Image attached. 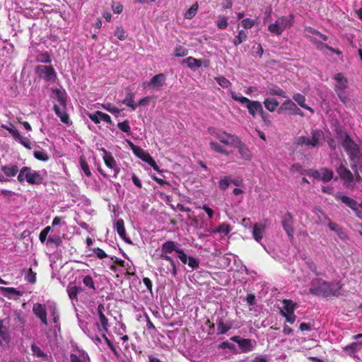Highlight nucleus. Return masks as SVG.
<instances>
[{
	"label": "nucleus",
	"mask_w": 362,
	"mask_h": 362,
	"mask_svg": "<svg viewBox=\"0 0 362 362\" xmlns=\"http://www.w3.org/2000/svg\"><path fill=\"white\" fill-rule=\"evenodd\" d=\"M221 144L233 146L235 142L238 140V136L228 133L224 130H217L211 133Z\"/></svg>",
	"instance_id": "obj_9"
},
{
	"label": "nucleus",
	"mask_w": 362,
	"mask_h": 362,
	"mask_svg": "<svg viewBox=\"0 0 362 362\" xmlns=\"http://www.w3.org/2000/svg\"><path fill=\"white\" fill-rule=\"evenodd\" d=\"M296 108V105L291 100H285L281 106V110L293 111Z\"/></svg>",
	"instance_id": "obj_59"
},
{
	"label": "nucleus",
	"mask_w": 362,
	"mask_h": 362,
	"mask_svg": "<svg viewBox=\"0 0 362 362\" xmlns=\"http://www.w3.org/2000/svg\"><path fill=\"white\" fill-rule=\"evenodd\" d=\"M341 286L339 282L320 281L317 279L311 282L310 293L323 298L339 297Z\"/></svg>",
	"instance_id": "obj_1"
},
{
	"label": "nucleus",
	"mask_w": 362,
	"mask_h": 362,
	"mask_svg": "<svg viewBox=\"0 0 362 362\" xmlns=\"http://www.w3.org/2000/svg\"><path fill=\"white\" fill-rule=\"evenodd\" d=\"M268 30L271 33L275 34L276 35H280L284 32L283 28L280 26L277 20L275 21V23L269 25Z\"/></svg>",
	"instance_id": "obj_37"
},
{
	"label": "nucleus",
	"mask_w": 362,
	"mask_h": 362,
	"mask_svg": "<svg viewBox=\"0 0 362 362\" xmlns=\"http://www.w3.org/2000/svg\"><path fill=\"white\" fill-rule=\"evenodd\" d=\"M122 103L128 107H130L133 110H135L137 105L134 103V94L129 91L125 98L122 100Z\"/></svg>",
	"instance_id": "obj_33"
},
{
	"label": "nucleus",
	"mask_w": 362,
	"mask_h": 362,
	"mask_svg": "<svg viewBox=\"0 0 362 362\" xmlns=\"http://www.w3.org/2000/svg\"><path fill=\"white\" fill-rule=\"evenodd\" d=\"M116 230L120 238L127 243H130V240L126 235V229L123 219H119L116 222Z\"/></svg>",
	"instance_id": "obj_22"
},
{
	"label": "nucleus",
	"mask_w": 362,
	"mask_h": 362,
	"mask_svg": "<svg viewBox=\"0 0 362 362\" xmlns=\"http://www.w3.org/2000/svg\"><path fill=\"white\" fill-rule=\"evenodd\" d=\"M105 311V306L103 304H99L97 308V312L100 320V323L101 328L100 327V325H98V329L100 331H104L107 332L108 331V319L106 317V316L104 314Z\"/></svg>",
	"instance_id": "obj_16"
},
{
	"label": "nucleus",
	"mask_w": 362,
	"mask_h": 362,
	"mask_svg": "<svg viewBox=\"0 0 362 362\" xmlns=\"http://www.w3.org/2000/svg\"><path fill=\"white\" fill-rule=\"evenodd\" d=\"M269 94L272 95L280 96L281 98H286L285 91L277 86L269 88Z\"/></svg>",
	"instance_id": "obj_53"
},
{
	"label": "nucleus",
	"mask_w": 362,
	"mask_h": 362,
	"mask_svg": "<svg viewBox=\"0 0 362 362\" xmlns=\"http://www.w3.org/2000/svg\"><path fill=\"white\" fill-rule=\"evenodd\" d=\"M33 314L40 319L41 323L44 325H48L47 317V310L46 305L42 303H35L33 306Z\"/></svg>",
	"instance_id": "obj_15"
},
{
	"label": "nucleus",
	"mask_w": 362,
	"mask_h": 362,
	"mask_svg": "<svg viewBox=\"0 0 362 362\" xmlns=\"http://www.w3.org/2000/svg\"><path fill=\"white\" fill-rule=\"evenodd\" d=\"M1 170L7 177H14L20 171L17 165H2Z\"/></svg>",
	"instance_id": "obj_23"
},
{
	"label": "nucleus",
	"mask_w": 362,
	"mask_h": 362,
	"mask_svg": "<svg viewBox=\"0 0 362 362\" xmlns=\"http://www.w3.org/2000/svg\"><path fill=\"white\" fill-rule=\"evenodd\" d=\"M31 350H32L33 354L36 357L45 358H46L47 357V354H45L41 350V349L35 344L31 345Z\"/></svg>",
	"instance_id": "obj_51"
},
{
	"label": "nucleus",
	"mask_w": 362,
	"mask_h": 362,
	"mask_svg": "<svg viewBox=\"0 0 362 362\" xmlns=\"http://www.w3.org/2000/svg\"><path fill=\"white\" fill-rule=\"evenodd\" d=\"M265 108L269 112H274L279 106V103L276 98H266L264 101Z\"/></svg>",
	"instance_id": "obj_34"
},
{
	"label": "nucleus",
	"mask_w": 362,
	"mask_h": 362,
	"mask_svg": "<svg viewBox=\"0 0 362 362\" xmlns=\"http://www.w3.org/2000/svg\"><path fill=\"white\" fill-rule=\"evenodd\" d=\"M293 99L303 108L313 112V110L305 104V97L300 93H295Z\"/></svg>",
	"instance_id": "obj_31"
},
{
	"label": "nucleus",
	"mask_w": 362,
	"mask_h": 362,
	"mask_svg": "<svg viewBox=\"0 0 362 362\" xmlns=\"http://www.w3.org/2000/svg\"><path fill=\"white\" fill-rule=\"evenodd\" d=\"M325 140V134L320 129H313L311 131V138L305 136H300L296 138L295 144L298 146H308L312 147H319Z\"/></svg>",
	"instance_id": "obj_4"
},
{
	"label": "nucleus",
	"mask_w": 362,
	"mask_h": 362,
	"mask_svg": "<svg viewBox=\"0 0 362 362\" xmlns=\"http://www.w3.org/2000/svg\"><path fill=\"white\" fill-rule=\"evenodd\" d=\"M17 180L21 183L26 181L32 185H40L43 182V177L40 173L32 170L30 167L28 166H24L20 170Z\"/></svg>",
	"instance_id": "obj_2"
},
{
	"label": "nucleus",
	"mask_w": 362,
	"mask_h": 362,
	"mask_svg": "<svg viewBox=\"0 0 362 362\" xmlns=\"http://www.w3.org/2000/svg\"><path fill=\"white\" fill-rule=\"evenodd\" d=\"M79 163L82 170L87 177L91 176V172L90 170L88 163L86 162L83 156H81L79 158Z\"/></svg>",
	"instance_id": "obj_44"
},
{
	"label": "nucleus",
	"mask_w": 362,
	"mask_h": 362,
	"mask_svg": "<svg viewBox=\"0 0 362 362\" xmlns=\"http://www.w3.org/2000/svg\"><path fill=\"white\" fill-rule=\"evenodd\" d=\"M117 127L122 131L123 132L127 133L130 134L131 133V127L129 125V122L128 120H124V122H119L117 124Z\"/></svg>",
	"instance_id": "obj_55"
},
{
	"label": "nucleus",
	"mask_w": 362,
	"mask_h": 362,
	"mask_svg": "<svg viewBox=\"0 0 362 362\" xmlns=\"http://www.w3.org/2000/svg\"><path fill=\"white\" fill-rule=\"evenodd\" d=\"M114 35L119 40H124L126 39V32L121 25L116 28V30L114 32Z\"/></svg>",
	"instance_id": "obj_54"
},
{
	"label": "nucleus",
	"mask_w": 362,
	"mask_h": 362,
	"mask_svg": "<svg viewBox=\"0 0 362 362\" xmlns=\"http://www.w3.org/2000/svg\"><path fill=\"white\" fill-rule=\"evenodd\" d=\"M166 76L164 74H158L153 76L149 85L155 88H160L165 84Z\"/></svg>",
	"instance_id": "obj_24"
},
{
	"label": "nucleus",
	"mask_w": 362,
	"mask_h": 362,
	"mask_svg": "<svg viewBox=\"0 0 362 362\" xmlns=\"http://www.w3.org/2000/svg\"><path fill=\"white\" fill-rule=\"evenodd\" d=\"M215 80L218 83V85L223 88H228L231 85V83L229 81V80L223 76L216 77L215 78Z\"/></svg>",
	"instance_id": "obj_58"
},
{
	"label": "nucleus",
	"mask_w": 362,
	"mask_h": 362,
	"mask_svg": "<svg viewBox=\"0 0 362 362\" xmlns=\"http://www.w3.org/2000/svg\"><path fill=\"white\" fill-rule=\"evenodd\" d=\"M159 257L163 260L168 262L171 264V267L173 269V277H175L177 274L176 264L175 261L171 258L170 256H169V254L160 252Z\"/></svg>",
	"instance_id": "obj_35"
},
{
	"label": "nucleus",
	"mask_w": 362,
	"mask_h": 362,
	"mask_svg": "<svg viewBox=\"0 0 362 362\" xmlns=\"http://www.w3.org/2000/svg\"><path fill=\"white\" fill-rule=\"evenodd\" d=\"M62 243V240L59 235L49 236L47 238V244H54L56 247H59Z\"/></svg>",
	"instance_id": "obj_57"
},
{
	"label": "nucleus",
	"mask_w": 362,
	"mask_h": 362,
	"mask_svg": "<svg viewBox=\"0 0 362 362\" xmlns=\"http://www.w3.org/2000/svg\"><path fill=\"white\" fill-rule=\"evenodd\" d=\"M115 262L119 266L125 268L127 270L126 274L127 275L134 276L135 274V269L132 268L131 266L129 265V264H126L124 260L116 258Z\"/></svg>",
	"instance_id": "obj_36"
},
{
	"label": "nucleus",
	"mask_w": 362,
	"mask_h": 362,
	"mask_svg": "<svg viewBox=\"0 0 362 362\" xmlns=\"http://www.w3.org/2000/svg\"><path fill=\"white\" fill-rule=\"evenodd\" d=\"M0 291L5 297L8 298H10V295L23 296L22 291H18L13 287H0Z\"/></svg>",
	"instance_id": "obj_32"
},
{
	"label": "nucleus",
	"mask_w": 362,
	"mask_h": 362,
	"mask_svg": "<svg viewBox=\"0 0 362 362\" xmlns=\"http://www.w3.org/2000/svg\"><path fill=\"white\" fill-rule=\"evenodd\" d=\"M83 284L88 287L89 289L92 290L93 292L95 291L96 288L95 285V282L93 279L90 275H86L83 279Z\"/></svg>",
	"instance_id": "obj_43"
},
{
	"label": "nucleus",
	"mask_w": 362,
	"mask_h": 362,
	"mask_svg": "<svg viewBox=\"0 0 362 362\" xmlns=\"http://www.w3.org/2000/svg\"><path fill=\"white\" fill-rule=\"evenodd\" d=\"M339 178L344 181V185L347 189H353L355 187L354 175L353 173L343 163L336 169Z\"/></svg>",
	"instance_id": "obj_7"
},
{
	"label": "nucleus",
	"mask_w": 362,
	"mask_h": 362,
	"mask_svg": "<svg viewBox=\"0 0 362 362\" xmlns=\"http://www.w3.org/2000/svg\"><path fill=\"white\" fill-rule=\"evenodd\" d=\"M38 76L46 81L54 82L57 78V73L52 66L38 65L35 68Z\"/></svg>",
	"instance_id": "obj_8"
},
{
	"label": "nucleus",
	"mask_w": 362,
	"mask_h": 362,
	"mask_svg": "<svg viewBox=\"0 0 362 362\" xmlns=\"http://www.w3.org/2000/svg\"><path fill=\"white\" fill-rule=\"evenodd\" d=\"M187 63V66L189 68H199L202 66V60L197 59L192 57H189L186 59L184 60Z\"/></svg>",
	"instance_id": "obj_40"
},
{
	"label": "nucleus",
	"mask_w": 362,
	"mask_h": 362,
	"mask_svg": "<svg viewBox=\"0 0 362 362\" xmlns=\"http://www.w3.org/2000/svg\"><path fill=\"white\" fill-rule=\"evenodd\" d=\"M25 280L30 284L36 282V273L33 271L31 268L28 269V274L25 276Z\"/></svg>",
	"instance_id": "obj_61"
},
{
	"label": "nucleus",
	"mask_w": 362,
	"mask_h": 362,
	"mask_svg": "<svg viewBox=\"0 0 362 362\" xmlns=\"http://www.w3.org/2000/svg\"><path fill=\"white\" fill-rule=\"evenodd\" d=\"M34 157L41 161H47L49 158L47 152L44 150L41 151H35L33 153Z\"/></svg>",
	"instance_id": "obj_46"
},
{
	"label": "nucleus",
	"mask_w": 362,
	"mask_h": 362,
	"mask_svg": "<svg viewBox=\"0 0 362 362\" xmlns=\"http://www.w3.org/2000/svg\"><path fill=\"white\" fill-rule=\"evenodd\" d=\"M131 147L134 153L143 161L148 163L152 158V156L140 146L131 143Z\"/></svg>",
	"instance_id": "obj_17"
},
{
	"label": "nucleus",
	"mask_w": 362,
	"mask_h": 362,
	"mask_svg": "<svg viewBox=\"0 0 362 362\" xmlns=\"http://www.w3.org/2000/svg\"><path fill=\"white\" fill-rule=\"evenodd\" d=\"M230 340L236 342L243 353H247L252 351L256 345V341L251 339H244L239 336L230 337Z\"/></svg>",
	"instance_id": "obj_10"
},
{
	"label": "nucleus",
	"mask_w": 362,
	"mask_h": 362,
	"mask_svg": "<svg viewBox=\"0 0 362 362\" xmlns=\"http://www.w3.org/2000/svg\"><path fill=\"white\" fill-rule=\"evenodd\" d=\"M335 197L337 199H340L344 204L354 211L358 218H362L361 211H359V209H361L360 204H358L355 199L339 193H338Z\"/></svg>",
	"instance_id": "obj_14"
},
{
	"label": "nucleus",
	"mask_w": 362,
	"mask_h": 362,
	"mask_svg": "<svg viewBox=\"0 0 362 362\" xmlns=\"http://www.w3.org/2000/svg\"><path fill=\"white\" fill-rule=\"evenodd\" d=\"M362 349V342H352L346 346V349H351L354 352L358 351Z\"/></svg>",
	"instance_id": "obj_63"
},
{
	"label": "nucleus",
	"mask_w": 362,
	"mask_h": 362,
	"mask_svg": "<svg viewBox=\"0 0 362 362\" xmlns=\"http://www.w3.org/2000/svg\"><path fill=\"white\" fill-rule=\"evenodd\" d=\"M198 9L197 3L193 4L185 13L186 19H192L197 13Z\"/></svg>",
	"instance_id": "obj_52"
},
{
	"label": "nucleus",
	"mask_w": 362,
	"mask_h": 362,
	"mask_svg": "<svg viewBox=\"0 0 362 362\" xmlns=\"http://www.w3.org/2000/svg\"><path fill=\"white\" fill-rule=\"evenodd\" d=\"M216 325L217 326V334L222 335L232 329L233 323L228 317V313L221 310L216 314Z\"/></svg>",
	"instance_id": "obj_5"
},
{
	"label": "nucleus",
	"mask_w": 362,
	"mask_h": 362,
	"mask_svg": "<svg viewBox=\"0 0 362 362\" xmlns=\"http://www.w3.org/2000/svg\"><path fill=\"white\" fill-rule=\"evenodd\" d=\"M15 325L21 329H23L25 325V319L21 313H16L14 317Z\"/></svg>",
	"instance_id": "obj_45"
},
{
	"label": "nucleus",
	"mask_w": 362,
	"mask_h": 362,
	"mask_svg": "<svg viewBox=\"0 0 362 362\" xmlns=\"http://www.w3.org/2000/svg\"><path fill=\"white\" fill-rule=\"evenodd\" d=\"M341 139V144L346 152L350 160H354L356 156L361 153L359 146L347 133H344Z\"/></svg>",
	"instance_id": "obj_6"
},
{
	"label": "nucleus",
	"mask_w": 362,
	"mask_h": 362,
	"mask_svg": "<svg viewBox=\"0 0 362 362\" xmlns=\"http://www.w3.org/2000/svg\"><path fill=\"white\" fill-rule=\"evenodd\" d=\"M7 131L11 134L15 140H18L21 136L18 130L16 129L11 123H10V127L9 129H7Z\"/></svg>",
	"instance_id": "obj_62"
},
{
	"label": "nucleus",
	"mask_w": 362,
	"mask_h": 362,
	"mask_svg": "<svg viewBox=\"0 0 362 362\" xmlns=\"http://www.w3.org/2000/svg\"><path fill=\"white\" fill-rule=\"evenodd\" d=\"M53 93L55 95V98L59 102V105L63 107L66 108V93L64 91H62L59 88H54L52 90Z\"/></svg>",
	"instance_id": "obj_28"
},
{
	"label": "nucleus",
	"mask_w": 362,
	"mask_h": 362,
	"mask_svg": "<svg viewBox=\"0 0 362 362\" xmlns=\"http://www.w3.org/2000/svg\"><path fill=\"white\" fill-rule=\"evenodd\" d=\"M311 42L316 45V48L320 51H324L325 49H327L328 50H334L333 47L315 38H313Z\"/></svg>",
	"instance_id": "obj_47"
},
{
	"label": "nucleus",
	"mask_w": 362,
	"mask_h": 362,
	"mask_svg": "<svg viewBox=\"0 0 362 362\" xmlns=\"http://www.w3.org/2000/svg\"><path fill=\"white\" fill-rule=\"evenodd\" d=\"M325 218L328 222V226L329 229L332 231L336 232L341 238H343V235H345V234L343 231L342 228L337 223L332 222L327 216L325 215Z\"/></svg>",
	"instance_id": "obj_27"
},
{
	"label": "nucleus",
	"mask_w": 362,
	"mask_h": 362,
	"mask_svg": "<svg viewBox=\"0 0 362 362\" xmlns=\"http://www.w3.org/2000/svg\"><path fill=\"white\" fill-rule=\"evenodd\" d=\"M100 151L103 153V159L105 165L112 169L114 172V177H117L120 171V168L118 167L117 163L110 151H107L105 148H102Z\"/></svg>",
	"instance_id": "obj_12"
},
{
	"label": "nucleus",
	"mask_w": 362,
	"mask_h": 362,
	"mask_svg": "<svg viewBox=\"0 0 362 362\" xmlns=\"http://www.w3.org/2000/svg\"><path fill=\"white\" fill-rule=\"evenodd\" d=\"M247 38V34L245 31L241 30L238 32V35H236L233 39V44L235 46H238L240 45L242 42L245 41Z\"/></svg>",
	"instance_id": "obj_39"
},
{
	"label": "nucleus",
	"mask_w": 362,
	"mask_h": 362,
	"mask_svg": "<svg viewBox=\"0 0 362 362\" xmlns=\"http://www.w3.org/2000/svg\"><path fill=\"white\" fill-rule=\"evenodd\" d=\"M49 312L53 318V322L57 323L59 320V315L58 313L57 308L55 304L49 307Z\"/></svg>",
	"instance_id": "obj_56"
},
{
	"label": "nucleus",
	"mask_w": 362,
	"mask_h": 362,
	"mask_svg": "<svg viewBox=\"0 0 362 362\" xmlns=\"http://www.w3.org/2000/svg\"><path fill=\"white\" fill-rule=\"evenodd\" d=\"M334 78L337 83L334 86V90H345L348 86V80L341 73L337 74Z\"/></svg>",
	"instance_id": "obj_20"
},
{
	"label": "nucleus",
	"mask_w": 362,
	"mask_h": 362,
	"mask_svg": "<svg viewBox=\"0 0 362 362\" xmlns=\"http://www.w3.org/2000/svg\"><path fill=\"white\" fill-rule=\"evenodd\" d=\"M265 230V226L262 224L255 223L253 226L252 235L254 239L259 243L263 237V233Z\"/></svg>",
	"instance_id": "obj_21"
},
{
	"label": "nucleus",
	"mask_w": 362,
	"mask_h": 362,
	"mask_svg": "<svg viewBox=\"0 0 362 362\" xmlns=\"http://www.w3.org/2000/svg\"><path fill=\"white\" fill-rule=\"evenodd\" d=\"M158 270L161 275L163 276H167L169 274H171L173 276V269L171 267V264L168 262V264H165L163 262H161L160 264V267L158 268Z\"/></svg>",
	"instance_id": "obj_38"
},
{
	"label": "nucleus",
	"mask_w": 362,
	"mask_h": 362,
	"mask_svg": "<svg viewBox=\"0 0 362 362\" xmlns=\"http://www.w3.org/2000/svg\"><path fill=\"white\" fill-rule=\"evenodd\" d=\"M232 147L236 148L240 158L246 161H250L252 158V153L249 147L238 137Z\"/></svg>",
	"instance_id": "obj_13"
},
{
	"label": "nucleus",
	"mask_w": 362,
	"mask_h": 362,
	"mask_svg": "<svg viewBox=\"0 0 362 362\" xmlns=\"http://www.w3.org/2000/svg\"><path fill=\"white\" fill-rule=\"evenodd\" d=\"M294 16L293 14H290L288 16H281L277 19L280 26L284 30L286 28H290L293 24Z\"/></svg>",
	"instance_id": "obj_26"
},
{
	"label": "nucleus",
	"mask_w": 362,
	"mask_h": 362,
	"mask_svg": "<svg viewBox=\"0 0 362 362\" xmlns=\"http://www.w3.org/2000/svg\"><path fill=\"white\" fill-rule=\"evenodd\" d=\"M36 61L41 63H50L51 57L47 52L40 53L36 57Z\"/></svg>",
	"instance_id": "obj_48"
},
{
	"label": "nucleus",
	"mask_w": 362,
	"mask_h": 362,
	"mask_svg": "<svg viewBox=\"0 0 362 362\" xmlns=\"http://www.w3.org/2000/svg\"><path fill=\"white\" fill-rule=\"evenodd\" d=\"M281 223L289 239L293 240L294 234L293 216L290 212H287L284 216H282Z\"/></svg>",
	"instance_id": "obj_11"
},
{
	"label": "nucleus",
	"mask_w": 362,
	"mask_h": 362,
	"mask_svg": "<svg viewBox=\"0 0 362 362\" xmlns=\"http://www.w3.org/2000/svg\"><path fill=\"white\" fill-rule=\"evenodd\" d=\"M231 230L232 228L229 223H223L216 229L214 233H218L227 235Z\"/></svg>",
	"instance_id": "obj_42"
},
{
	"label": "nucleus",
	"mask_w": 362,
	"mask_h": 362,
	"mask_svg": "<svg viewBox=\"0 0 362 362\" xmlns=\"http://www.w3.org/2000/svg\"><path fill=\"white\" fill-rule=\"evenodd\" d=\"M333 171L328 168H322L321 169V180L323 182H329L333 178Z\"/></svg>",
	"instance_id": "obj_41"
},
{
	"label": "nucleus",
	"mask_w": 362,
	"mask_h": 362,
	"mask_svg": "<svg viewBox=\"0 0 362 362\" xmlns=\"http://www.w3.org/2000/svg\"><path fill=\"white\" fill-rule=\"evenodd\" d=\"M177 246V243L173 240H168L161 245L160 252L167 254H170L173 252H175L177 253V251L180 249Z\"/></svg>",
	"instance_id": "obj_19"
},
{
	"label": "nucleus",
	"mask_w": 362,
	"mask_h": 362,
	"mask_svg": "<svg viewBox=\"0 0 362 362\" xmlns=\"http://www.w3.org/2000/svg\"><path fill=\"white\" fill-rule=\"evenodd\" d=\"M232 182V179L230 176H225L223 178L220 180L218 182L219 187L223 189L226 190L230 184Z\"/></svg>",
	"instance_id": "obj_50"
},
{
	"label": "nucleus",
	"mask_w": 362,
	"mask_h": 362,
	"mask_svg": "<svg viewBox=\"0 0 362 362\" xmlns=\"http://www.w3.org/2000/svg\"><path fill=\"white\" fill-rule=\"evenodd\" d=\"M228 25L227 18L223 16H218V21L217 22V26L220 29H226Z\"/></svg>",
	"instance_id": "obj_60"
},
{
	"label": "nucleus",
	"mask_w": 362,
	"mask_h": 362,
	"mask_svg": "<svg viewBox=\"0 0 362 362\" xmlns=\"http://www.w3.org/2000/svg\"><path fill=\"white\" fill-rule=\"evenodd\" d=\"M55 114L60 118L63 123L68 124L69 121V115L64 110L65 108H61L57 105H54L53 107Z\"/></svg>",
	"instance_id": "obj_25"
},
{
	"label": "nucleus",
	"mask_w": 362,
	"mask_h": 362,
	"mask_svg": "<svg viewBox=\"0 0 362 362\" xmlns=\"http://www.w3.org/2000/svg\"><path fill=\"white\" fill-rule=\"evenodd\" d=\"M231 98L242 105H245L248 112L252 117H255L257 114H262L264 110L262 105L257 100H251L246 97L238 95L235 92L231 93Z\"/></svg>",
	"instance_id": "obj_3"
},
{
	"label": "nucleus",
	"mask_w": 362,
	"mask_h": 362,
	"mask_svg": "<svg viewBox=\"0 0 362 362\" xmlns=\"http://www.w3.org/2000/svg\"><path fill=\"white\" fill-rule=\"evenodd\" d=\"M71 362H86V357L84 356H78L75 354L70 355Z\"/></svg>",
	"instance_id": "obj_64"
},
{
	"label": "nucleus",
	"mask_w": 362,
	"mask_h": 362,
	"mask_svg": "<svg viewBox=\"0 0 362 362\" xmlns=\"http://www.w3.org/2000/svg\"><path fill=\"white\" fill-rule=\"evenodd\" d=\"M283 303V310H281V315L284 316V315L293 314L295 312L297 304L294 303L292 300L290 299H284L282 300Z\"/></svg>",
	"instance_id": "obj_18"
},
{
	"label": "nucleus",
	"mask_w": 362,
	"mask_h": 362,
	"mask_svg": "<svg viewBox=\"0 0 362 362\" xmlns=\"http://www.w3.org/2000/svg\"><path fill=\"white\" fill-rule=\"evenodd\" d=\"M209 146L211 150L220 154L228 156L230 153L229 151L225 147H223L222 145H221L219 143L216 141H211L209 143Z\"/></svg>",
	"instance_id": "obj_29"
},
{
	"label": "nucleus",
	"mask_w": 362,
	"mask_h": 362,
	"mask_svg": "<svg viewBox=\"0 0 362 362\" xmlns=\"http://www.w3.org/2000/svg\"><path fill=\"white\" fill-rule=\"evenodd\" d=\"M83 291L82 288L76 286H69L67 287L68 296L71 300L78 301V294Z\"/></svg>",
	"instance_id": "obj_30"
},
{
	"label": "nucleus",
	"mask_w": 362,
	"mask_h": 362,
	"mask_svg": "<svg viewBox=\"0 0 362 362\" xmlns=\"http://www.w3.org/2000/svg\"><path fill=\"white\" fill-rule=\"evenodd\" d=\"M350 161L351 163V169H356V168L362 169V153L356 156L354 158V160H351Z\"/></svg>",
	"instance_id": "obj_49"
}]
</instances>
